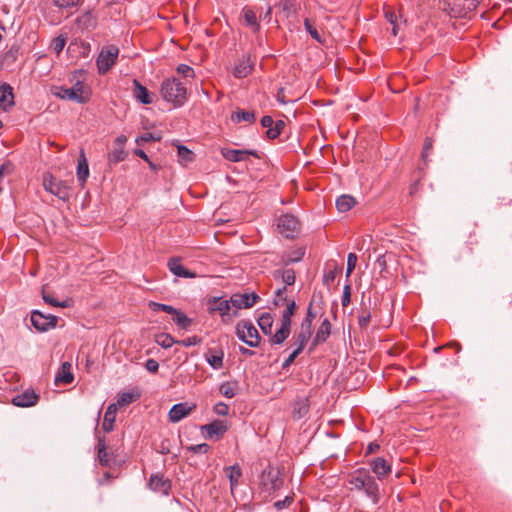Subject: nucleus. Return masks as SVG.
<instances>
[{"instance_id":"nucleus-6","label":"nucleus","mask_w":512,"mask_h":512,"mask_svg":"<svg viewBox=\"0 0 512 512\" xmlns=\"http://www.w3.org/2000/svg\"><path fill=\"white\" fill-rule=\"evenodd\" d=\"M119 49L116 46L110 45L103 47L97 58V68L100 74H106L116 63L118 58Z\"/></svg>"},{"instance_id":"nucleus-50","label":"nucleus","mask_w":512,"mask_h":512,"mask_svg":"<svg viewBox=\"0 0 512 512\" xmlns=\"http://www.w3.org/2000/svg\"><path fill=\"white\" fill-rule=\"evenodd\" d=\"M214 302L217 303V305L215 307L211 308V310L219 311L221 316L228 315L229 310H230V304H231L230 300H222V301L218 302L215 299Z\"/></svg>"},{"instance_id":"nucleus-27","label":"nucleus","mask_w":512,"mask_h":512,"mask_svg":"<svg viewBox=\"0 0 512 512\" xmlns=\"http://www.w3.org/2000/svg\"><path fill=\"white\" fill-rule=\"evenodd\" d=\"M206 361L208 364L215 370H220L223 368V359L224 352L222 350H210L209 353L205 355Z\"/></svg>"},{"instance_id":"nucleus-13","label":"nucleus","mask_w":512,"mask_h":512,"mask_svg":"<svg viewBox=\"0 0 512 512\" xmlns=\"http://www.w3.org/2000/svg\"><path fill=\"white\" fill-rule=\"evenodd\" d=\"M39 399V396L31 389H27L12 398V404L17 407H31L34 406Z\"/></svg>"},{"instance_id":"nucleus-49","label":"nucleus","mask_w":512,"mask_h":512,"mask_svg":"<svg viewBox=\"0 0 512 512\" xmlns=\"http://www.w3.org/2000/svg\"><path fill=\"white\" fill-rule=\"evenodd\" d=\"M149 307L154 312L163 311V312H165L167 314H170V315L173 312H175V308L173 306L167 305V304L158 303V302H154V301H150L149 302Z\"/></svg>"},{"instance_id":"nucleus-60","label":"nucleus","mask_w":512,"mask_h":512,"mask_svg":"<svg viewBox=\"0 0 512 512\" xmlns=\"http://www.w3.org/2000/svg\"><path fill=\"white\" fill-rule=\"evenodd\" d=\"M79 0H54L56 6L60 8L73 7L78 4Z\"/></svg>"},{"instance_id":"nucleus-55","label":"nucleus","mask_w":512,"mask_h":512,"mask_svg":"<svg viewBox=\"0 0 512 512\" xmlns=\"http://www.w3.org/2000/svg\"><path fill=\"white\" fill-rule=\"evenodd\" d=\"M158 140H160L159 136L156 137L153 133L146 132V133H144L141 136L136 138V143L138 145H141V144L146 143V142L158 141Z\"/></svg>"},{"instance_id":"nucleus-25","label":"nucleus","mask_w":512,"mask_h":512,"mask_svg":"<svg viewBox=\"0 0 512 512\" xmlns=\"http://www.w3.org/2000/svg\"><path fill=\"white\" fill-rule=\"evenodd\" d=\"M308 397H297L293 403V416L295 418H303L309 412Z\"/></svg>"},{"instance_id":"nucleus-58","label":"nucleus","mask_w":512,"mask_h":512,"mask_svg":"<svg viewBox=\"0 0 512 512\" xmlns=\"http://www.w3.org/2000/svg\"><path fill=\"white\" fill-rule=\"evenodd\" d=\"M202 339L198 336H191L184 340L178 341V344L183 345L184 347H191L200 344Z\"/></svg>"},{"instance_id":"nucleus-7","label":"nucleus","mask_w":512,"mask_h":512,"mask_svg":"<svg viewBox=\"0 0 512 512\" xmlns=\"http://www.w3.org/2000/svg\"><path fill=\"white\" fill-rule=\"evenodd\" d=\"M277 227L284 237L294 238L300 231V222L296 216L287 213L279 217Z\"/></svg>"},{"instance_id":"nucleus-54","label":"nucleus","mask_w":512,"mask_h":512,"mask_svg":"<svg viewBox=\"0 0 512 512\" xmlns=\"http://www.w3.org/2000/svg\"><path fill=\"white\" fill-rule=\"evenodd\" d=\"M285 291H286V287H282V288H279L277 289V291L275 292V299H274V305L275 306H282L286 303L287 299L285 297Z\"/></svg>"},{"instance_id":"nucleus-52","label":"nucleus","mask_w":512,"mask_h":512,"mask_svg":"<svg viewBox=\"0 0 512 512\" xmlns=\"http://www.w3.org/2000/svg\"><path fill=\"white\" fill-rule=\"evenodd\" d=\"M178 74L182 75L184 78H194L195 72L194 69L186 64H179L176 68Z\"/></svg>"},{"instance_id":"nucleus-19","label":"nucleus","mask_w":512,"mask_h":512,"mask_svg":"<svg viewBox=\"0 0 512 512\" xmlns=\"http://www.w3.org/2000/svg\"><path fill=\"white\" fill-rule=\"evenodd\" d=\"M372 471L378 479H383L391 472L390 464L382 457H377L371 461Z\"/></svg>"},{"instance_id":"nucleus-35","label":"nucleus","mask_w":512,"mask_h":512,"mask_svg":"<svg viewBox=\"0 0 512 512\" xmlns=\"http://www.w3.org/2000/svg\"><path fill=\"white\" fill-rule=\"evenodd\" d=\"M226 475L230 481L231 490L238 484V481L242 475L241 469L237 465L229 466L225 469Z\"/></svg>"},{"instance_id":"nucleus-57","label":"nucleus","mask_w":512,"mask_h":512,"mask_svg":"<svg viewBox=\"0 0 512 512\" xmlns=\"http://www.w3.org/2000/svg\"><path fill=\"white\" fill-rule=\"evenodd\" d=\"M351 301V286L350 284H345L343 288V294L341 297V303L343 307H346L349 305Z\"/></svg>"},{"instance_id":"nucleus-15","label":"nucleus","mask_w":512,"mask_h":512,"mask_svg":"<svg viewBox=\"0 0 512 512\" xmlns=\"http://www.w3.org/2000/svg\"><path fill=\"white\" fill-rule=\"evenodd\" d=\"M222 156L231 162H241L248 159L250 155L258 157L255 150L222 149Z\"/></svg>"},{"instance_id":"nucleus-36","label":"nucleus","mask_w":512,"mask_h":512,"mask_svg":"<svg viewBox=\"0 0 512 512\" xmlns=\"http://www.w3.org/2000/svg\"><path fill=\"white\" fill-rule=\"evenodd\" d=\"M231 120L234 123L243 121L252 123L255 121V114L252 111L238 110L231 115Z\"/></svg>"},{"instance_id":"nucleus-59","label":"nucleus","mask_w":512,"mask_h":512,"mask_svg":"<svg viewBox=\"0 0 512 512\" xmlns=\"http://www.w3.org/2000/svg\"><path fill=\"white\" fill-rule=\"evenodd\" d=\"M213 411L220 416H226L229 412V407L223 402H218L214 405Z\"/></svg>"},{"instance_id":"nucleus-10","label":"nucleus","mask_w":512,"mask_h":512,"mask_svg":"<svg viewBox=\"0 0 512 512\" xmlns=\"http://www.w3.org/2000/svg\"><path fill=\"white\" fill-rule=\"evenodd\" d=\"M194 408L195 405H190L187 402L173 405L168 413L169 421L172 423L181 421L183 418L187 417Z\"/></svg>"},{"instance_id":"nucleus-39","label":"nucleus","mask_w":512,"mask_h":512,"mask_svg":"<svg viewBox=\"0 0 512 512\" xmlns=\"http://www.w3.org/2000/svg\"><path fill=\"white\" fill-rule=\"evenodd\" d=\"M75 22L77 26L82 30L89 29L90 27L94 26V18L90 12L81 14L76 18Z\"/></svg>"},{"instance_id":"nucleus-1","label":"nucleus","mask_w":512,"mask_h":512,"mask_svg":"<svg viewBox=\"0 0 512 512\" xmlns=\"http://www.w3.org/2000/svg\"><path fill=\"white\" fill-rule=\"evenodd\" d=\"M162 98L174 108L182 107L188 100L186 86L175 77L166 78L160 86Z\"/></svg>"},{"instance_id":"nucleus-5","label":"nucleus","mask_w":512,"mask_h":512,"mask_svg":"<svg viewBox=\"0 0 512 512\" xmlns=\"http://www.w3.org/2000/svg\"><path fill=\"white\" fill-rule=\"evenodd\" d=\"M44 189L55 195L58 199L67 201L71 195V187L66 181L57 180L51 174H46L43 178Z\"/></svg>"},{"instance_id":"nucleus-24","label":"nucleus","mask_w":512,"mask_h":512,"mask_svg":"<svg viewBox=\"0 0 512 512\" xmlns=\"http://www.w3.org/2000/svg\"><path fill=\"white\" fill-rule=\"evenodd\" d=\"M331 333V323L328 318H325L320 327L318 328L316 335L313 339V346L318 345L319 343L325 342Z\"/></svg>"},{"instance_id":"nucleus-43","label":"nucleus","mask_w":512,"mask_h":512,"mask_svg":"<svg viewBox=\"0 0 512 512\" xmlns=\"http://www.w3.org/2000/svg\"><path fill=\"white\" fill-rule=\"evenodd\" d=\"M236 383L224 382L221 384L219 391L226 398H233L236 394Z\"/></svg>"},{"instance_id":"nucleus-20","label":"nucleus","mask_w":512,"mask_h":512,"mask_svg":"<svg viewBox=\"0 0 512 512\" xmlns=\"http://www.w3.org/2000/svg\"><path fill=\"white\" fill-rule=\"evenodd\" d=\"M74 380L72 373V364L70 362H63L55 376L56 383L70 384Z\"/></svg>"},{"instance_id":"nucleus-40","label":"nucleus","mask_w":512,"mask_h":512,"mask_svg":"<svg viewBox=\"0 0 512 512\" xmlns=\"http://www.w3.org/2000/svg\"><path fill=\"white\" fill-rule=\"evenodd\" d=\"M177 153L179 162L182 164H188L194 159V153L184 145L177 146Z\"/></svg>"},{"instance_id":"nucleus-42","label":"nucleus","mask_w":512,"mask_h":512,"mask_svg":"<svg viewBox=\"0 0 512 512\" xmlns=\"http://www.w3.org/2000/svg\"><path fill=\"white\" fill-rule=\"evenodd\" d=\"M277 275H279L282 279V281L286 285H292L295 282V271L291 268L288 269H282L276 271Z\"/></svg>"},{"instance_id":"nucleus-41","label":"nucleus","mask_w":512,"mask_h":512,"mask_svg":"<svg viewBox=\"0 0 512 512\" xmlns=\"http://www.w3.org/2000/svg\"><path fill=\"white\" fill-rule=\"evenodd\" d=\"M296 303L294 300L287 302L286 308L281 315V323L291 326V318L294 315Z\"/></svg>"},{"instance_id":"nucleus-47","label":"nucleus","mask_w":512,"mask_h":512,"mask_svg":"<svg viewBox=\"0 0 512 512\" xmlns=\"http://www.w3.org/2000/svg\"><path fill=\"white\" fill-rule=\"evenodd\" d=\"M304 255H305L304 248H298V249L292 251L290 254H288L286 259L284 260V262L286 265L299 262L302 260Z\"/></svg>"},{"instance_id":"nucleus-3","label":"nucleus","mask_w":512,"mask_h":512,"mask_svg":"<svg viewBox=\"0 0 512 512\" xmlns=\"http://www.w3.org/2000/svg\"><path fill=\"white\" fill-rule=\"evenodd\" d=\"M51 93L57 98L73 101L78 104L87 103L91 95L90 90L85 87L80 80H77L70 88L65 86H52Z\"/></svg>"},{"instance_id":"nucleus-44","label":"nucleus","mask_w":512,"mask_h":512,"mask_svg":"<svg viewBox=\"0 0 512 512\" xmlns=\"http://www.w3.org/2000/svg\"><path fill=\"white\" fill-rule=\"evenodd\" d=\"M304 27L307 33L318 43H323V38L321 37L318 30L313 26L311 21L308 18L304 19Z\"/></svg>"},{"instance_id":"nucleus-8","label":"nucleus","mask_w":512,"mask_h":512,"mask_svg":"<svg viewBox=\"0 0 512 512\" xmlns=\"http://www.w3.org/2000/svg\"><path fill=\"white\" fill-rule=\"evenodd\" d=\"M31 323L36 330L45 332L56 326L57 317L53 315H44L39 311H34L31 314Z\"/></svg>"},{"instance_id":"nucleus-56","label":"nucleus","mask_w":512,"mask_h":512,"mask_svg":"<svg viewBox=\"0 0 512 512\" xmlns=\"http://www.w3.org/2000/svg\"><path fill=\"white\" fill-rule=\"evenodd\" d=\"M315 317H316V314H314L311 310V307H309L307 316L304 319V321L301 323V328L311 331L312 321L315 319Z\"/></svg>"},{"instance_id":"nucleus-4","label":"nucleus","mask_w":512,"mask_h":512,"mask_svg":"<svg viewBox=\"0 0 512 512\" xmlns=\"http://www.w3.org/2000/svg\"><path fill=\"white\" fill-rule=\"evenodd\" d=\"M236 335L239 340L250 347H258L260 344L261 337L258 330L250 321L242 320L238 322L236 325Z\"/></svg>"},{"instance_id":"nucleus-53","label":"nucleus","mask_w":512,"mask_h":512,"mask_svg":"<svg viewBox=\"0 0 512 512\" xmlns=\"http://www.w3.org/2000/svg\"><path fill=\"white\" fill-rule=\"evenodd\" d=\"M358 257L355 253H349L347 256V269H346V277H350L353 270L356 267Z\"/></svg>"},{"instance_id":"nucleus-34","label":"nucleus","mask_w":512,"mask_h":512,"mask_svg":"<svg viewBox=\"0 0 512 512\" xmlns=\"http://www.w3.org/2000/svg\"><path fill=\"white\" fill-rule=\"evenodd\" d=\"M97 448H98V460H99V463L104 466V467H109L110 466V457L106 451V443H105V439L104 438H99L98 439V445H97Z\"/></svg>"},{"instance_id":"nucleus-21","label":"nucleus","mask_w":512,"mask_h":512,"mask_svg":"<svg viewBox=\"0 0 512 512\" xmlns=\"http://www.w3.org/2000/svg\"><path fill=\"white\" fill-rule=\"evenodd\" d=\"M133 96L142 104H151L153 102L150 92L138 80H133Z\"/></svg>"},{"instance_id":"nucleus-48","label":"nucleus","mask_w":512,"mask_h":512,"mask_svg":"<svg viewBox=\"0 0 512 512\" xmlns=\"http://www.w3.org/2000/svg\"><path fill=\"white\" fill-rule=\"evenodd\" d=\"M285 126V123L284 121L282 120H278L274 125L273 127H270L269 129H267L266 131V135L269 139H275L277 138L280 134H281V131L282 129L284 128Z\"/></svg>"},{"instance_id":"nucleus-31","label":"nucleus","mask_w":512,"mask_h":512,"mask_svg":"<svg viewBox=\"0 0 512 512\" xmlns=\"http://www.w3.org/2000/svg\"><path fill=\"white\" fill-rule=\"evenodd\" d=\"M257 322H258V325H259L261 331L265 335H272V326L274 323V319L270 313H268V312L262 313L259 316Z\"/></svg>"},{"instance_id":"nucleus-45","label":"nucleus","mask_w":512,"mask_h":512,"mask_svg":"<svg viewBox=\"0 0 512 512\" xmlns=\"http://www.w3.org/2000/svg\"><path fill=\"white\" fill-rule=\"evenodd\" d=\"M42 297H43V300L45 301V303H47L53 307L66 308V307L70 306V300H64V301L60 302L57 299H55L53 296L46 294L45 292H43Z\"/></svg>"},{"instance_id":"nucleus-61","label":"nucleus","mask_w":512,"mask_h":512,"mask_svg":"<svg viewBox=\"0 0 512 512\" xmlns=\"http://www.w3.org/2000/svg\"><path fill=\"white\" fill-rule=\"evenodd\" d=\"M145 368L150 373H156L159 369V363L155 359H148L145 363Z\"/></svg>"},{"instance_id":"nucleus-46","label":"nucleus","mask_w":512,"mask_h":512,"mask_svg":"<svg viewBox=\"0 0 512 512\" xmlns=\"http://www.w3.org/2000/svg\"><path fill=\"white\" fill-rule=\"evenodd\" d=\"M139 397V394L137 395H134L133 393L131 392H123L121 394H119L118 398H117V405L119 406H126L130 403H132L133 401H135L137 398Z\"/></svg>"},{"instance_id":"nucleus-18","label":"nucleus","mask_w":512,"mask_h":512,"mask_svg":"<svg viewBox=\"0 0 512 512\" xmlns=\"http://www.w3.org/2000/svg\"><path fill=\"white\" fill-rule=\"evenodd\" d=\"M14 105V95L12 87L3 83L0 85V108L7 110Z\"/></svg>"},{"instance_id":"nucleus-28","label":"nucleus","mask_w":512,"mask_h":512,"mask_svg":"<svg viewBox=\"0 0 512 512\" xmlns=\"http://www.w3.org/2000/svg\"><path fill=\"white\" fill-rule=\"evenodd\" d=\"M116 412L117 407L115 403H112L107 407L102 424V428L105 432H110L113 430Z\"/></svg>"},{"instance_id":"nucleus-11","label":"nucleus","mask_w":512,"mask_h":512,"mask_svg":"<svg viewBox=\"0 0 512 512\" xmlns=\"http://www.w3.org/2000/svg\"><path fill=\"white\" fill-rule=\"evenodd\" d=\"M149 488L162 495H168L171 489V482L168 479H165L161 474H153L151 475L149 482Z\"/></svg>"},{"instance_id":"nucleus-26","label":"nucleus","mask_w":512,"mask_h":512,"mask_svg":"<svg viewBox=\"0 0 512 512\" xmlns=\"http://www.w3.org/2000/svg\"><path fill=\"white\" fill-rule=\"evenodd\" d=\"M311 334H312L311 331L301 328L300 331L294 335V337H293L294 344L293 345L295 346L294 351L296 353L300 354L303 351L306 343L308 342V340L311 337Z\"/></svg>"},{"instance_id":"nucleus-9","label":"nucleus","mask_w":512,"mask_h":512,"mask_svg":"<svg viewBox=\"0 0 512 512\" xmlns=\"http://www.w3.org/2000/svg\"><path fill=\"white\" fill-rule=\"evenodd\" d=\"M259 299V296L256 293H235L231 296L230 301L231 304L236 307L237 309L242 308H250L252 307L257 300Z\"/></svg>"},{"instance_id":"nucleus-12","label":"nucleus","mask_w":512,"mask_h":512,"mask_svg":"<svg viewBox=\"0 0 512 512\" xmlns=\"http://www.w3.org/2000/svg\"><path fill=\"white\" fill-rule=\"evenodd\" d=\"M202 431L206 433V437L207 438H219L221 436H223L227 430H228V425L226 423V421H223V420H214L213 422L209 423V424H206L204 426H202Z\"/></svg>"},{"instance_id":"nucleus-63","label":"nucleus","mask_w":512,"mask_h":512,"mask_svg":"<svg viewBox=\"0 0 512 512\" xmlns=\"http://www.w3.org/2000/svg\"><path fill=\"white\" fill-rule=\"evenodd\" d=\"M336 274H337L336 268L333 270H329L328 272H325V274L323 276L324 283L327 285L332 283L336 278Z\"/></svg>"},{"instance_id":"nucleus-33","label":"nucleus","mask_w":512,"mask_h":512,"mask_svg":"<svg viewBox=\"0 0 512 512\" xmlns=\"http://www.w3.org/2000/svg\"><path fill=\"white\" fill-rule=\"evenodd\" d=\"M242 16L248 26H250L254 32L260 30V25L257 21L256 13L249 7H244L242 10Z\"/></svg>"},{"instance_id":"nucleus-51","label":"nucleus","mask_w":512,"mask_h":512,"mask_svg":"<svg viewBox=\"0 0 512 512\" xmlns=\"http://www.w3.org/2000/svg\"><path fill=\"white\" fill-rule=\"evenodd\" d=\"M65 44L66 37L63 35H59L52 40L51 47L56 54H59L60 52H62L63 48L65 47Z\"/></svg>"},{"instance_id":"nucleus-16","label":"nucleus","mask_w":512,"mask_h":512,"mask_svg":"<svg viewBox=\"0 0 512 512\" xmlns=\"http://www.w3.org/2000/svg\"><path fill=\"white\" fill-rule=\"evenodd\" d=\"M261 483L268 490H277L281 486L278 472L273 469H265L261 475Z\"/></svg>"},{"instance_id":"nucleus-30","label":"nucleus","mask_w":512,"mask_h":512,"mask_svg":"<svg viewBox=\"0 0 512 512\" xmlns=\"http://www.w3.org/2000/svg\"><path fill=\"white\" fill-rule=\"evenodd\" d=\"M356 205V200L354 197L344 194L337 198L336 200V208L339 212L345 213L352 209Z\"/></svg>"},{"instance_id":"nucleus-17","label":"nucleus","mask_w":512,"mask_h":512,"mask_svg":"<svg viewBox=\"0 0 512 512\" xmlns=\"http://www.w3.org/2000/svg\"><path fill=\"white\" fill-rule=\"evenodd\" d=\"M168 268L177 277H182V278H195L196 277V274L194 272H191L188 269H186L181 264V261L178 258H171L168 261Z\"/></svg>"},{"instance_id":"nucleus-29","label":"nucleus","mask_w":512,"mask_h":512,"mask_svg":"<svg viewBox=\"0 0 512 512\" xmlns=\"http://www.w3.org/2000/svg\"><path fill=\"white\" fill-rule=\"evenodd\" d=\"M290 332H291V326L281 323V325L277 329V331L274 334L270 335L271 336L270 343L272 345L282 344L289 337Z\"/></svg>"},{"instance_id":"nucleus-22","label":"nucleus","mask_w":512,"mask_h":512,"mask_svg":"<svg viewBox=\"0 0 512 512\" xmlns=\"http://www.w3.org/2000/svg\"><path fill=\"white\" fill-rule=\"evenodd\" d=\"M253 69V64L250 60L249 56H245L239 60L238 64L235 66L233 70V75L236 78H245L247 77Z\"/></svg>"},{"instance_id":"nucleus-2","label":"nucleus","mask_w":512,"mask_h":512,"mask_svg":"<svg viewBox=\"0 0 512 512\" xmlns=\"http://www.w3.org/2000/svg\"><path fill=\"white\" fill-rule=\"evenodd\" d=\"M349 483L356 490H363L368 498L371 499L374 505L380 501V489L375 478L366 469H359L355 471L349 479Z\"/></svg>"},{"instance_id":"nucleus-23","label":"nucleus","mask_w":512,"mask_h":512,"mask_svg":"<svg viewBox=\"0 0 512 512\" xmlns=\"http://www.w3.org/2000/svg\"><path fill=\"white\" fill-rule=\"evenodd\" d=\"M77 179L81 186H84V184L87 181V178L89 176V167L87 163V159L85 157V154L83 151L80 152L78 163H77Z\"/></svg>"},{"instance_id":"nucleus-37","label":"nucleus","mask_w":512,"mask_h":512,"mask_svg":"<svg viewBox=\"0 0 512 512\" xmlns=\"http://www.w3.org/2000/svg\"><path fill=\"white\" fill-rule=\"evenodd\" d=\"M155 342L164 349L178 344V340H175L169 333H159L155 335Z\"/></svg>"},{"instance_id":"nucleus-14","label":"nucleus","mask_w":512,"mask_h":512,"mask_svg":"<svg viewBox=\"0 0 512 512\" xmlns=\"http://www.w3.org/2000/svg\"><path fill=\"white\" fill-rule=\"evenodd\" d=\"M481 0H449L451 10L459 15H466L478 6Z\"/></svg>"},{"instance_id":"nucleus-62","label":"nucleus","mask_w":512,"mask_h":512,"mask_svg":"<svg viewBox=\"0 0 512 512\" xmlns=\"http://www.w3.org/2000/svg\"><path fill=\"white\" fill-rule=\"evenodd\" d=\"M293 499L290 496H287L284 500H279L274 503V507L277 510H281L283 508L288 507L292 503Z\"/></svg>"},{"instance_id":"nucleus-64","label":"nucleus","mask_w":512,"mask_h":512,"mask_svg":"<svg viewBox=\"0 0 512 512\" xmlns=\"http://www.w3.org/2000/svg\"><path fill=\"white\" fill-rule=\"evenodd\" d=\"M370 318H371V314L369 312L367 313H362L359 317H358V324L361 328H364L368 325L369 321H370Z\"/></svg>"},{"instance_id":"nucleus-38","label":"nucleus","mask_w":512,"mask_h":512,"mask_svg":"<svg viewBox=\"0 0 512 512\" xmlns=\"http://www.w3.org/2000/svg\"><path fill=\"white\" fill-rule=\"evenodd\" d=\"M127 154L124 149L119 147H114V149L108 153V163L110 165H115L121 161H124Z\"/></svg>"},{"instance_id":"nucleus-32","label":"nucleus","mask_w":512,"mask_h":512,"mask_svg":"<svg viewBox=\"0 0 512 512\" xmlns=\"http://www.w3.org/2000/svg\"><path fill=\"white\" fill-rule=\"evenodd\" d=\"M171 315L173 322L181 329L188 330L192 324V319L179 309L175 308V312Z\"/></svg>"}]
</instances>
